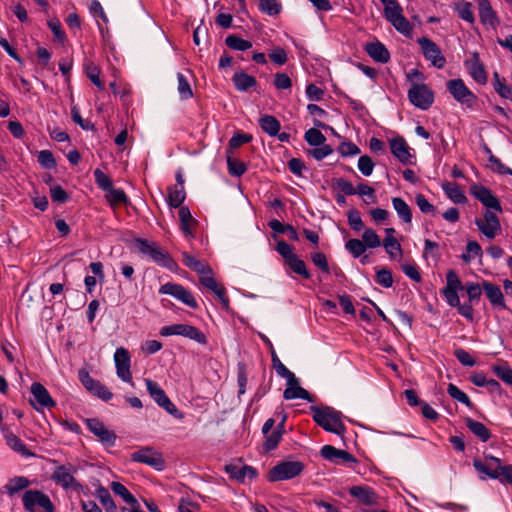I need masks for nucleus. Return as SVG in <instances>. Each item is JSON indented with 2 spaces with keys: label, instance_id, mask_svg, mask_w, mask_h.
<instances>
[{
  "label": "nucleus",
  "instance_id": "obj_29",
  "mask_svg": "<svg viewBox=\"0 0 512 512\" xmlns=\"http://www.w3.org/2000/svg\"><path fill=\"white\" fill-rule=\"evenodd\" d=\"M442 189L444 190L447 197L456 204H463L467 201L464 192L456 183L445 182L442 184Z\"/></svg>",
  "mask_w": 512,
  "mask_h": 512
},
{
  "label": "nucleus",
  "instance_id": "obj_28",
  "mask_svg": "<svg viewBox=\"0 0 512 512\" xmlns=\"http://www.w3.org/2000/svg\"><path fill=\"white\" fill-rule=\"evenodd\" d=\"M472 78L478 83L485 84L487 81L486 71L483 64L480 62L477 54H474L472 59L466 63Z\"/></svg>",
  "mask_w": 512,
  "mask_h": 512
},
{
  "label": "nucleus",
  "instance_id": "obj_46",
  "mask_svg": "<svg viewBox=\"0 0 512 512\" xmlns=\"http://www.w3.org/2000/svg\"><path fill=\"white\" fill-rule=\"evenodd\" d=\"M286 264L294 273L302 276L303 278L309 279L311 277L310 272L306 268L305 262L301 260L297 255L286 262Z\"/></svg>",
  "mask_w": 512,
  "mask_h": 512
},
{
  "label": "nucleus",
  "instance_id": "obj_1",
  "mask_svg": "<svg viewBox=\"0 0 512 512\" xmlns=\"http://www.w3.org/2000/svg\"><path fill=\"white\" fill-rule=\"evenodd\" d=\"M470 192L487 208L483 218L475 219V225L487 239L492 240L501 231L500 220L496 214V212H502L500 201L491 190L480 184L472 185Z\"/></svg>",
  "mask_w": 512,
  "mask_h": 512
},
{
  "label": "nucleus",
  "instance_id": "obj_32",
  "mask_svg": "<svg viewBox=\"0 0 512 512\" xmlns=\"http://www.w3.org/2000/svg\"><path fill=\"white\" fill-rule=\"evenodd\" d=\"M5 440L7 445L14 450L15 452L21 454L22 456L28 458L32 457L33 453L26 447V445L21 441L19 437H17L13 433H6Z\"/></svg>",
  "mask_w": 512,
  "mask_h": 512
},
{
  "label": "nucleus",
  "instance_id": "obj_4",
  "mask_svg": "<svg viewBox=\"0 0 512 512\" xmlns=\"http://www.w3.org/2000/svg\"><path fill=\"white\" fill-rule=\"evenodd\" d=\"M384 6V16L392 26L404 36H410L413 27L403 15V9L397 0H379Z\"/></svg>",
  "mask_w": 512,
  "mask_h": 512
},
{
  "label": "nucleus",
  "instance_id": "obj_64",
  "mask_svg": "<svg viewBox=\"0 0 512 512\" xmlns=\"http://www.w3.org/2000/svg\"><path fill=\"white\" fill-rule=\"evenodd\" d=\"M94 178H95V181L97 183V185L102 189V190H105L107 191L108 189H110L113 184H112V181L111 179L109 178L108 175H106L103 171H101L100 169H96L94 171Z\"/></svg>",
  "mask_w": 512,
  "mask_h": 512
},
{
  "label": "nucleus",
  "instance_id": "obj_45",
  "mask_svg": "<svg viewBox=\"0 0 512 512\" xmlns=\"http://www.w3.org/2000/svg\"><path fill=\"white\" fill-rule=\"evenodd\" d=\"M363 244L366 246V249H374L381 246V240L380 237L377 235V233L372 228H366L364 229L362 233V240Z\"/></svg>",
  "mask_w": 512,
  "mask_h": 512
},
{
  "label": "nucleus",
  "instance_id": "obj_25",
  "mask_svg": "<svg viewBox=\"0 0 512 512\" xmlns=\"http://www.w3.org/2000/svg\"><path fill=\"white\" fill-rule=\"evenodd\" d=\"M200 282L204 287H206L207 289H209L210 291L215 293V295L221 301L222 305L225 308H228L229 299L226 295L225 288L215 280V278L212 276V274H207L206 276H201Z\"/></svg>",
  "mask_w": 512,
  "mask_h": 512
},
{
  "label": "nucleus",
  "instance_id": "obj_27",
  "mask_svg": "<svg viewBox=\"0 0 512 512\" xmlns=\"http://www.w3.org/2000/svg\"><path fill=\"white\" fill-rule=\"evenodd\" d=\"M31 393L35 401L43 407L55 406L54 400L51 398L47 389L40 383H33L31 386Z\"/></svg>",
  "mask_w": 512,
  "mask_h": 512
},
{
  "label": "nucleus",
  "instance_id": "obj_16",
  "mask_svg": "<svg viewBox=\"0 0 512 512\" xmlns=\"http://www.w3.org/2000/svg\"><path fill=\"white\" fill-rule=\"evenodd\" d=\"M418 43L422 49L424 57L430 61L433 66L442 68L445 65V58L442 56L438 46L426 37L418 39Z\"/></svg>",
  "mask_w": 512,
  "mask_h": 512
},
{
  "label": "nucleus",
  "instance_id": "obj_3",
  "mask_svg": "<svg viewBox=\"0 0 512 512\" xmlns=\"http://www.w3.org/2000/svg\"><path fill=\"white\" fill-rule=\"evenodd\" d=\"M313 420L324 430L340 435L345 427L341 420V413L331 407H311Z\"/></svg>",
  "mask_w": 512,
  "mask_h": 512
},
{
  "label": "nucleus",
  "instance_id": "obj_10",
  "mask_svg": "<svg viewBox=\"0 0 512 512\" xmlns=\"http://www.w3.org/2000/svg\"><path fill=\"white\" fill-rule=\"evenodd\" d=\"M408 97L414 106L422 110H427L434 100L433 92L424 84H413L408 91Z\"/></svg>",
  "mask_w": 512,
  "mask_h": 512
},
{
  "label": "nucleus",
  "instance_id": "obj_37",
  "mask_svg": "<svg viewBox=\"0 0 512 512\" xmlns=\"http://www.w3.org/2000/svg\"><path fill=\"white\" fill-rule=\"evenodd\" d=\"M185 190L184 187H179L178 185H174L168 189V198L167 202L169 206L178 208L182 207L181 204L185 200Z\"/></svg>",
  "mask_w": 512,
  "mask_h": 512
},
{
  "label": "nucleus",
  "instance_id": "obj_14",
  "mask_svg": "<svg viewBox=\"0 0 512 512\" xmlns=\"http://www.w3.org/2000/svg\"><path fill=\"white\" fill-rule=\"evenodd\" d=\"M78 377L82 385L93 395L104 401H108L112 398L113 394L109 389L99 381L93 379L86 370H80Z\"/></svg>",
  "mask_w": 512,
  "mask_h": 512
},
{
  "label": "nucleus",
  "instance_id": "obj_35",
  "mask_svg": "<svg viewBox=\"0 0 512 512\" xmlns=\"http://www.w3.org/2000/svg\"><path fill=\"white\" fill-rule=\"evenodd\" d=\"M349 492L353 497L357 498L364 504L370 505L376 501L374 492L368 487L353 486L350 488Z\"/></svg>",
  "mask_w": 512,
  "mask_h": 512
},
{
  "label": "nucleus",
  "instance_id": "obj_41",
  "mask_svg": "<svg viewBox=\"0 0 512 512\" xmlns=\"http://www.w3.org/2000/svg\"><path fill=\"white\" fill-rule=\"evenodd\" d=\"M226 45L237 51H246L252 47V43L248 40L242 39L237 35H229L225 39Z\"/></svg>",
  "mask_w": 512,
  "mask_h": 512
},
{
  "label": "nucleus",
  "instance_id": "obj_26",
  "mask_svg": "<svg viewBox=\"0 0 512 512\" xmlns=\"http://www.w3.org/2000/svg\"><path fill=\"white\" fill-rule=\"evenodd\" d=\"M482 288L493 306H498L502 309L506 308L504 296L499 286L489 281H483Z\"/></svg>",
  "mask_w": 512,
  "mask_h": 512
},
{
  "label": "nucleus",
  "instance_id": "obj_39",
  "mask_svg": "<svg viewBox=\"0 0 512 512\" xmlns=\"http://www.w3.org/2000/svg\"><path fill=\"white\" fill-rule=\"evenodd\" d=\"M110 487L114 494L121 497L127 504L137 506L138 502L136 498L127 490L123 484L113 481Z\"/></svg>",
  "mask_w": 512,
  "mask_h": 512
},
{
  "label": "nucleus",
  "instance_id": "obj_12",
  "mask_svg": "<svg viewBox=\"0 0 512 512\" xmlns=\"http://www.w3.org/2000/svg\"><path fill=\"white\" fill-rule=\"evenodd\" d=\"M159 293L173 296L190 308H197L198 306L191 292L180 284L166 283L160 287Z\"/></svg>",
  "mask_w": 512,
  "mask_h": 512
},
{
  "label": "nucleus",
  "instance_id": "obj_60",
  "mask_svg": "<svg viewBox=\"0 0 512 512\" xmlns=\"http://www.w3.org/2000/svg\"><path fill=\"white\" fill-rule=\"evenodd\" d=\"M259 8L268 15H276L280 12V4L277 0H258Z\"/></svg>",
  "mask_w": 512,
  "mask_h": 512
},
{
  "label": "nucleus",
  "instance_id": "obj_63",
  "mask_svg": "<svg viewBox=\"0 0 512 512\" xmlns=\"http://www.w3.org/2000/svg\"><path fill=\"white\" fill-rule=\"evenodd\" d=\"M358 169L364 176H370L374 169L372 159L367 155L361 156L358 160Z\"/></svg>",
  "mask_w": 512,
  "mask_h": 512
},
{
  "label": "nucleus",
  "instance_id": "obj_44",
  "mask_svg": "<svg viewBox=\"0 0 512 512\" xmlns=\"http://www.w3.org/2000/svg\"><path fill=\"white\" fill-rule=\"evenodd\" d=\"M30 482L26 477L17 476L9 480L5 485V489L10 495H13L20 490H23L29 486Z\"/></svg>",
  "mask_w": 512,
  "mask_h": 512
},
{
  "label": "nucleus",
  "instance_id": "obj_15",
  "mask_svg": "<svg viewBox=\"0 0 512 512\" xmlns=\"http://www.w3.org/2000/svg\"><path fill=\"white\" fill-rule=\"evenodd\" d=\"M145 384L150 396L160 407L164 408L168 413L172 415L177 412V408L166 396V393L158 385V383L152 381L151 379H145Z\"/></svg>",
  "mask_w": 512,
  "mask_h": 512
},
{
  "label": "nucleus",
  "instance_id": "obj_24",
  "mask_svg": "<svg viewBox=\"0 0 512 512\" xmlns=\"http://www.w3.org/2000/svg\"><path fill=\"white\" fill-rule=\"evenodd\" d=\"M385 238L383 241V246L391 259H399L402 257L403 251L401 244L394 237L395 229L394 228H386L385 229Z\"/></svg>",
  "mask_w": 512,
  "mask_h": 512
},
{
  "label": "nucleus",
  "instance_id": "obj_58",
  "mask_svg": "<svg viewBox=\"0 0 512 512\" xmlns=\"http://www.w3.org/2000/svg\"><path fill=\"white\" fill-rule=\"evenodd\" d=\"M283 431L278 428L266 435V440L264 443V449L266 451H271L275 449L282 437Z\"/></svg>",
  "mask_w": 512,
  "mask_h": 512
},
{
  "label": "nucleus",
  "instance_id": "obj_40",
  "mask_svg": "<svg viewBox=\"0 0 512 512\" xmlns=\"http://www.w3.org/2000/svg\"><path fill=\"white\" fill-rule=\"evenodd\" d=\"M226 161H227L228 171L233 176H241L247 170L245 163L235 159L233 157V154L230 152H226Z\"/></svg>",
  "mask_w": 512,
  "mask_h": 512
},
{
  "label": "nucleus",
  "instance_id": "obj_20",
  "mask_svg": "<svg viewBox=\"0 0 512 512\" xmlns=\"http://www.w3.org/2000/svg\"><path fill=\"white\" fill-rule=\"evenodd\" d=\"M478 13L481 23L492 29H496L499 25L497 13L492 8L489 0H477Z\"/></svg>",
  "mask_w": 512,
  "mask_h": 512
},
{
  "label": "nucleus",
  "instance_id": "obj_36",
  "mask_svg": "<svg viewBox=\"0 0 512 512\" xmlns=\"http://www.w3.org/2000/svg\"><path fill=\"white\" fill-rule=\"evenodd\" d=\"M467 428L477 436L482 442H486L490 438V432L487 427L481 422L475 421L471 418L465 419Z\"/></svg>",
  "mask_w": 512,
  "mask_h": 512
},
{
  "label": "nucleus",
  "instance_id": "obj_33",
  "mask_svg": "<svg viewBox=\"0 0 512 512\" xmlns=\"http://www.w3.org/2000/svg\"><path fill=\"white\" fill-rule=\"evenodd\" d=\"M392 206L396 211L398 217L404 223L410 224L412 221V212L408 204L400 197H394L392 199Z\"/></svg>",
  "mask_w": 512,
  "mask_h": 512
},
{
  "label": "nucleus",
  "instance_id": "obj_43",
  "mask_svg": "<svg viewBox=\"0 0 512 512\" xmlns=\"http://www.w3.org/2000/svg\"><path fill=\"white\" fill-rule=\"evenodd\" d=\"M455 10L457 11L459 17L467 21L471 24L475 22V16L472 11V4L470 2L462 1L455 5Z\"/></svg>",
  "mask_w": 512,
  "mask_h": 512
},
{
  "label": "nucleus",
  "instance_id": "obj_62",
  "mask_svg": "<svg viewBox=\"0 0 512 512\" xmlns=\"http://www.w3.org/2000/svg\"><path fill=\"white\" fill-rule=\"evenodd\" d=\"M376 282L385 288L391 287L393 284V277L391 271L388 269L378 270L376 273Z\"/></svg>",
  "mask_w": 512,
  "mask_h": 512
},
{
  "label": "nucleus",
  "instance_id": "obj_56",
  "mask_svg": "<svg viewBox=\"0 0 512 512\" xmlns=\"http://www.w3.org/2000/svg\"><path fill=\"white\" fill-rule=\"evenodd\" d=\"M305 140L312 146H321L324 144L325 136L316 128H311L305 133Z\"/></svg>",
  "mask_w": 512,
  "mask_h": 512
},
{
  "label": "nucleus",
  "instance_id": "obj_13",
  "mask_svg": "<svg viewBox=\"0 0 512 512\" xmlns=\"http://www.w3.org/2000/svg\"><path fill=\"white\" fill-rule=\"evenodd\" d=\"M114 362L117 376L124 382L133 385L132 374L130 371V355L126 348H117L114 353Z\"/></svg>",
  "mask_w": 512,
  "mask_h": 512
},
{
  "label": "nucleus",
  "instance_id": "obj_52",
  "mask_svg": "<svg viewBox=\"0 0 512 512\" xmlns=\"http://www.w3.org/2000/svg\"><path fill=\"white\" fill-rule=\"evenodd\" d=\"M447 392L454 400L466 405L467 407H471L472 403L468 395L462 390H460L456 385L449 384Z\"/></svg>",
  "mask_w": 512,
  "mask_h": 512
},
{
  "label": "nucleus",
  "instance_id": "obj_54",
  "mask_svg": "<svg viewBox=\"0 0 512 512\" xmlns=\"http://www.w3.org/2000/svg\"><path fill=\"white\" fill-rule=\"evenodd\" d=\"M106 198L111 205L125 204L127 197L122 189H115L113 186L107 190Z\"/></svg>",
  "mask_w": 512,
  "mask_h": 512
},
{
  "label": "nucleus",
  "instance_id": "obj_7",
  "mask_svg": "<svg viewBox=\"0 0 512 512\" xmlns=\"http://www.w3.org/2000/svg\"><path fill=\"white\" fill-rule=\"evenodd\" d=\"M159 334L161 336L167 337L172 335H180L191 340L196 341L200 344H206L207 339L205 334L200 331L198 328L189 325V324H173L168 326H163L160 329Z\"/></svg>",
  "mask_w": 512,
  "mask_h": 512
},
{
  "label": "nucleus",
  "instance_id": "obj_61",
  "mask_svg": "<svg viewBox=\"0 0 512 512\" xmlns=\"http://www.w3.org/2000/svg\"><path fill=\"white\" fill-rule=\"evenodd\" d=\"M347 216H348V223L354 231L359 232L363 229L364 223L362 221L360 213L357 210H355V209L350 210L348 212Z\"/></svg>",
  "mask_w": 512,
  "mask_h": 512
},
{
  "label": "nucleus",
  "instance_id": "obj_51",
  "mask_svg": "<svg viewBox=\"0 0 512 512\" xmlns=\"http://www.w3.org/2000/svg\"><path fill=\"white\" fill-rule=\"evenodd\" d=\"M252 140V136L250 134L245 133H235L232 138L229 140L228 149L226 152H230L233 154V151L240 147L245 143H249Z\"/></svg>",
  "mask_w": 512,
  "mask_h": 512
},
{
  "label": "nucleus",
  "instance_id": "obj_31",
  "mask_svg": "<svg viewBox=\"0 0 512 512\" xmlns=\"http://www.w3.org/2000/svg\"><path fill=\"white\" fill-rule=\"evenodd\" d=\"M238 91L245 92L256 85V79L243 71L236 72L232 78Z\"/></svg>",
  "mask_w": 512,
  "mask_h": 512
},
{
  "label": "nucleus",
  "instance_id": "obj_38",
  "mask_svg": "<svg viewBox=\"0 0 512 512\" xmlns=\"http://www.w3.org/2000/svg\"><path fill=\"white\" fill-rule=\"evenodd\" d=\"M259 125L263 131L270 136H276L280 130L279 121L270 115H265L259 119Z\"/></svg>",
  "mask_w": 512,
  "mask_h": 512
},
{
  "label": "nucleus",
  "instance_id": "obj_57",
  "mask_svg": "<svg viewBox=\"0 0 512 512\" xmlns=\"http://www.w3.org/2000/svg\"><path fill=\"white\" fill-rule=\"evenodd\" d=\"M494 89L495 91L505 99H510L512 97V90L509 86H507L499 77L497 72L494 73Z\"/></svg>",
  "mask_w": 512,
  "mask_h": 512
},
{
  "label": "nucleus",
  "instance_id": "obj_8",
  "mask_svg": "<svg viewBox=\"0 0 512 512\" xmlns=\"http://www.w3.org/2000/svg\"><path fill=\"white\" fill-rule=\"evenodd\" d=\"M22 502L28 512H38L42 508L45 512H54L50 498L38 490H28L23 494Z\"/></svg>",
  "mask_w": 512,
  "mask_h": 512
},
{
  "label": "nucleus",
  "instance_id": "obj_18",
  "mask_svg": "<svg viewBox=\"0 0 512 512\" xmlns=\"http://www.w3.org/2000/svg\"><path fill=\"white\" fill-rule=\"evenodd\" d=\"M76 469L72 465H61L55 468L52 479L64 489L76 488L78 483L74 478Z\"/></svg>",
  "mask_w": 512,
  "mask_h": 512
},
{
  "label": "nucleus",
  "instance_id": "obj_5",
  "mask_svg": "<svg viewBox=\"0 0 512 512\" xmlns=\"http://www.w3.org/2000/svg\"><path fill=\"white\" fill-rule=\"evenodd\" d=\"M135 246L140 253L150 257L157 264L163 267L172 268L174 261L155 242H149L145 239L138 238L135 240Z\"/></svg>",
  "mask_w": 512,
  "mask_h": 512
},
{
  "label": "nucleus",
  "instance_id": "obj_21",
  "mask_svg": "<svg viewBox=\"0 0 512 512\" xmlns=\"http://www.w3.org/2000/svg\"><path fill=\"white\" fill-rule=\"evenodd\" d=\"M391 153L402 163L412 162L413 154L411 148L403 137L392 138L389 141Z\"/></svg>",
  "mask_w": 512,
  "mask_h": 512
},
{
  "label": "nucleus",
  "instance_id": "obj_2",
  "mask_svg": "<svg viewBox=\"0 0 512 512\" xmlns=\"http://www.w3.org/2000/svg\"><path fill=\"white\" fill-rule=\"evenodd\" d=\"M473 466L482 480L498 479L502 483L512 484V466L502 465L499 458L488 456L484 461L475 459Z\"/></svg>",
  "mask_w": 512,
  "mask_h": 512
},
{
  "label": "nucleus",
  "instance_id": "obj_50",
  "mask_svg": "<svg viewBox=\"0 0 512 512\" xmlns=\"http://www.w3.org/2000/svg\"><path fill=\"white\" fill-rule=\"evenodd\" d=\"M492 370L502 381L512 385V368H510L506 363L494 365Z\"/></svg>",
  "mask_w": 512,
  "mask_h": 512
},
{
  "label": "nucleus",
  "instance_id": "obj_42",
  "mask_svg": "<svg viewBox=\"0 0 512 512\" xmlns=\"http://www.w3.org/2000/svg\"><path fill=\"white\" fill-rule=\"evenodd\" d=\"M96 496L98 497V499L100 500L102 505L105 507L107 512H116V510H117L116 504L114 503L108 489H106L102 486L97 488Z\"/></svg>",
  "mask_w": 512,
  "mask_h": 512
},
{
  "label": "nucleus",
  "instance_id": "obj_30",
  "mask_svg": "<svg viewBox=\"0 0 512 512\" xmlns=\"http://www.w3.org/2000/svg\"><path fill=\"white\" fill-rule=\"evenodd\" d=\"M366 51L371 58L380 63L388 62L390 54L386 47L380 42L370 43L366 46Z\"/></svg>",
  "mask_w": 512,
  "mask_h": 512
},
{
  "label": "nucleus",
  "instance_id": "obj_23",
  "mask_svg": "<svg viewBox=\"0 0 512 512\" xmlns=\"http://www.w3.org/2000/svg\"><path fill=\"white\" fill-rule=\"evenodd\" d=\"M225 471L232 479L241 483H244L246 479H254L257 475V471L248 465L228 464L225 466Z\"/></svg>",
  "mask_w": 512,
  "mask_h": 512
},
{
  "label": "nucleus",
  "instance_id": "obj_53",
  "mask_svg": "<svg viewBox=\"0 0 512 512\" xmlns=\"http://www.w3.org/2000/svg\"><path fill=\"white\" fill-rule=\"evenodd\" d=\"M345 248L354 258L360 257L366 251V246L359 239H349Z\"/></svg>",
  "mask_w": 512,
  "mask_h": 512
},
{
  "label": "nucleus",
  "instance_id": "obj_9",
  "mask_svg": "<svg viewBox=\"0 0 512 512\" xmlns=\"http://www.w3.org/2000/svg\"><path fill=\"white\" fill-rule=\"evenodd\" d=\"M447 89L453 98L462 106L473 107L476 103V96L470 91L461 79H452L447 82Z\"/></svg>",
  "mask_w": 512,
  "mask_h": 512
},
{
  "label": "nucleus",
  "instance_id": "obj_49",
  "mask_svg": "<svg viewBox=\"0 0 512 512\" xmlns=\"http://www.w3.org/2000/svg\"><path fill=\"white\" fill-rule=\"evenodd\" d=\"M482 248L476 241L470 240L466 245V253L461 256L462 260L469 263L475 257H481Z\"/></svg>",
  "mask_w": 512,
  "mask_h": 512
},
{
  "label": "nucleus",
  "instance_id": "obj_19",
  "mask_svg": "<svg viewBox=\"0 0 512 512\" xmlns=\"http://www.w3.org/2000/svg\"><path fill=\"white\" fill-rule=\"evenodd\" d=\"M292 378L285 377L286 380V389L283 392V397L285 400H293V399H303L309 402L312 401V398L309 392L300 386L299 379L295 376L294 373L291 374Z\"/></svg>",
  "mask_w": 512,
  "mask_h": 512
},
{
  "label": "nucleus",
  "instance_id": "obj_47",
  "mask_svg": "<svg viewBox=\"0 0 512 512\" xmlns=\"http://www.w3.org/2000/svg\"><path fill=\"white\" fill-rule=\"evenodd\" d=\"M177 91L180 95V98L183 100H187L193 97L192 88L187 80V78L182 73H177Z\"/></svg>",
  "mask_w": 512,
  "mask_h": 512
},
{
  "label": "nucleus",
  "instance_id": "obj_11",
  "mask_svg": "<svg viewBox=\"0 0 512 512\" xmlns=\"http://www.w3.org/2000/svg\"><path fill=\"white\" fill-rule=\"evenodd\" d=\"M134 462H139L160 471L165 466L162 454L150 447L141 448L131 455Z\"/></svg>",
  "mask_w": 512,
  "mask_h": 512
},
{
  "label": "nucleus",
  "instance_id": "obj_22",
  "mask_svg": "<svg viewBox=\"0 0 512 512\" xmlns=\"http://www.w3.org/2000/svg\"><path fill=\"white\" fill-rule=\"evenodd\" d=\"M321 456L326 460L339 464V463H355V457L345 450L337 449L331 445H325L321 448Z\"/></svg>",
  "mask_w": 512,
  "mask_h": 512
},
{
  "label": "nucleus",
  "instance_id": "obj_59",
  "mask_svg": "<svg viewBox=\"0 0 512 512\" xmlns=\"http://www.w3.org/2000/svg\"><path fill=\"white\" fill-rule=\"evenodd\" d=\"M38 162L45 169H53L56 166V161L51 151L42 150L38 153Z\"/></svg>",
  "mask_w": 512,
  "mask_h": 512
},
{
  "label": "nucleus",
  "instance_id": "obj_48",
  "mask_svg": "<svg viewBox=\"0 0 512 512\" xmlns=\"http://www.w3.org/2000/svg\"><path fill=\"white\" fill-rule=\"evenodd\" d=\"M85 72L87 77L91 80V82L97 86L100 90L104 89V84L100 80V69L98 66L93 64L92 62L85 63Z\"/></svg>",
  "mask_w": 512,
  "mask_h": 512
},
{
  "label": "nucleus",
  "instance_id": "obj_17",
  "mask_svg": "<svg viewBox=\"0 0 512 512\" xmlns=\"http://www.w3.org/2000/svg\"><path fill=\"white\" fill-rule=\"evenodd\" d=\"M86 425L91 433H93L99 441L106 446H113L115 444L116 435L113 431L109 430L101 421L96 418L88 419Z\"/></svg>",
  "mask_w": 512,
  "mask_h": 512
},
{
  "label": "nucleus",
  "instance_id": "obj_34",
  "mask_svg": "<svg viewBox=\"0 0 512 512\" xmlns=\"http://www.w3.org/2000/svg\"><path fill=\"white\" fill-rule=\"evenodd\" d=\"M179 219H180L181 230L185 234V236L193 237L192 226L195 221H194L188 207H186V206L180 207Z\"/></svg>",
  "mask_w": 512,
  "mask_h": 512
},
{
  "label": "nucleus",
  "instance_id": "obj_6",
  "mask_svg": "<svg viewBox=\"0 0 512 512\" xmlns=\"http://www.w3.org/2000/svg\"><path fill=\"white\" fill-rule=\"evenodd\" d=\"M304 465L300 461H284L270 469L268 480L270 482L292 479L302 473Z\"/></svg>",
  "mask_w": 512,
  "mask_h": 512
},
{
  "label": "nucleus",
  "instance_id": "obj_55",
  "mask_svg": "<svg viewBox=\"0 0 512 512\" xmlns=\"http://www.w3.org/2000/svg\"><path fill=\"white\" fill-rule=\"evenodd\" d=\"M271 359H272V364H273V368L275 369L276 373L282 377V378H285V377H290L292 378L291 374L293 372H291L279 359V357L277 356L276 352L274 349H272L271 351Z\"/></svg>",
  "mask_w": 512,
  "mask_h": 512
}]
</instances>
